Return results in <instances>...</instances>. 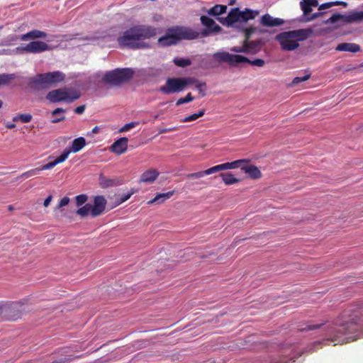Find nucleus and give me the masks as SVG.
Wrapping results in <instances>:
<instances>
[{
    "instance_id": "63",
    "label": "nucleus",
    "mask_w": 363,
    "mask_h": 363,
    "mask_svg": "<svg viewBox=\"0 0 363 363\" xmlns=\"http://www.w3.org/2000/svg\"><path fill=\"white\" fill-rule=\"evenodd\" d=\"M6 127L8 128V129H13L16 127V125L15 123H11V122H8L6 124Z\"/></svg>"
},
{
    "instance_id": "39",
    "label": "nucleus",
    "mask_w": 363,
    "mask_h": 363,
    "mask_svg": "<svg viewBox=\"0 0 363 363\" xmlns=\"http://www.w3.org/2000/svg\"><path fill=\"white\" fill-rule=\"evenodd\" d=\"M77 214L82 217H85L89 214L91 215V203H86L77 211Z\"/></svg>"
},
{
    "instance_id": "42",
    "label": "nucleus",
    "mask_w": 363,
    "mask_h": 363,
    "mask_svg": "<svg viewBox=\"0 0 363 363\" xmlns=\"http://www.w3.org/2000/svg\"><path fill=\"white\" fill-rule=\"evenodd\" d=\"M194 99V98L192 96L191 94L188 93L185 97H182V98L179 99L176 102V105L178 106L182 104L191 102Z\"/></svg>"
},
{
    "instance_id": "54",
    "label": "nucleus",
    "mask_w": 363,
    "mask_h": 363,
    "mask_svg": "<svg viewBox=\"0 0 363 363\" xmlns=\"http://www.w3.org/2000/svg\"><path fill=\"white\" fill-rule=\"evenodd\" d=\"M333 6H334L333 1L326 2V3L320 4L319 6V7H318V10L321 11V10H323V9H329V8Z\"/></svg>"
},
{
    "instance_id": "20",
    "label": "nucleus",
    "mask_w": 363,
    "mask_h": 363,
    "mask_svg": "<svg viewBox=\"0 0 363 363\" xmlns=\"http://www.w3.org/2000/svg\"><path fill=\"white\" fill-rule=\"evenodd\" d=\"M251 179H257L261 178L262 173L259 168L253 164H243L242 169Z\"/></svg>"
},
{
    "instance_id": "24",
    "label": "nucleus",
    "mask_w": 363,
    "mask_h": 363,
    "mask_svg": "<svg viewBox=\"0 0 363 363\" xmlns=\"http://www.w3.org/2000/svg\"><path fill=\"white\" fill-rule=\"evenodd\" d=\"M47 37V33L40 30H33L21 35V40H28L30 39L45 38Z\"/></svg>"
},
{
    "instance_id": "38",
    "label": "nucleus",
    "mask_w": 363,
    "mask_h": 363,
    "mask_svg": "<svg viewBox=\"0 0 363 363\" xmlns=\"http://www.w3.org/2000/svg\"><path fill=\"white\" fill-rule=\"evenodd\" d=\"M173 62L179 67H186L191 65V61L187 58H174Z\"/></svg>"
},
{
    "instance_id": "3",
    "label": "nucleus",
    "mask_w": 363,
    "mask_h": 363,
    "mask_svg": "<svg viewBox=\"0 0 363 363\" xmlns=\"http://www.w3.org/2000/svg\"><path fill=\"white\" fill-rule=\"evenodd\" d=\"M199 34L198 31L191 28L175 27L169 29L164 36L158 39V42L162 46L171 45L183 39H196L199 37Z\"/></svg>"
},
{
    "instance_id": "49",
    "label": "nucleus",
    "mask_w": 363,
    "mask_h": 363,
    "mask_svg": "<svg viewBox=\"0 0 363 363\" xmlns=\"http://www.w3.org/2000/svg\"><path fill=\"white\" fill-rule=\"evenodd\" d=\"M204 176H206V174L204 173V170H203V171H200V172H197L195 173L188 174H186V177L188 179H199V178H201Z\"/></svg>"
},
{
    "instance_id": "50",
    "label": "nucleus",
    "mask_w": 363,
    "mask_h": 363,
    "mask_svg": "<svg viewBox=\"0 0 363 363\" xmlns=\"http://www.w3.org/2000/svg\"><path fill=\"white\" fill-rule=\"evenodd\" d=\"M247 63H249L253 66L263 67L265 64V62H264V60H263L262 59H255L254 60H250V62H247Z\"/></svg>"
},
{
    "instance_id": "22",
    "label": "nucleus",
    "mask_w": 363,
    "mask_h": 363,
    "mask_svg": "<svg viewBox=\"0 0 363 363\" xmlns=\"http://www.w3.org/2000/svg\"><path fill=\"white\" fill-rule=\"evenodd\" d=\"M290 32L293 35L294 38H295L296 40H297V42L298 43V41H303L306 40L312 33V29H298L290 30Z\"/></svg>"
},
{
    "instance_id": "13",
    "label": "nucleus",
    "mask_w": 363,
    "mask_h": 363,
    "mask_svg": "<svg viewBox=\"0 0 363 363\" xmlns=\"http://www.w3.org/2000/svg\"><path fill=\"white\" fill-rule=\"evenodd\" d=\"M107 201L104 196H96L91 204V216L93 218L101 216L106 209Z\"/></svg>"
},
{
    "instance_id": "41",
    "label": "nucleus",
    "mask_w": 363,
    "mask_h": 363,
    "mask_svg": "<svg viewBox=\"0 0 363 363\" xmlns=\"http://www.w3.org/2000/svg\"><path fill=\"white\" fill-rule=\"evenodd\" d=\"M310 78H311V74H305L303 77H296L295 78H294V79L291 82L290 86H294L303 82H305V81L309 79Z\"/></svg>"
},
{
    "instance_id": "48",
    "label": "nucleus",
    "mask_w": 363,
    "mask_h": 363,
    "mask_svg": "<svg viewBox=\"0 0 363 363\" xmlns=\"http://www.w3.org/2000/svg\"><path fill=\"white\" fill-rule=\"evenodd\" d=\"M138 124V122H131L129 123H126L122 128H120L119 132L123 133L130 130V129L135 128Z\"/></svg>"
},
{
    "instance_id": "32",
    "label": "nucleus",
    "mask_w": 363,
    "mask_h": 363,
    "mask_svg": "<svg viewBox=\"0 0 363 363\" xmlns=\"http://www.w3.org/2000/svg\"><path fill=\"white\" fill-rule=\"evenodd\" d=\"M256 45L255 43L244 42L242 47H234L230 49L231 51L235 52H249L252 51L253 47Z\"/></svg>"
},
{
    "instance_id": "40",
    "label": "nucleus",
    "mask_w": 363,
    "mask_h": 363,
    "mask_svg": "<svg viewBox=\"0 0 363 363\" xmlns=\"http://www.w3.org/2000/svg\"><path fill=\"white\" fill-rule=\"evenodd\" d=\"M182 85L184 86V90L186 87L189 84H197L199 82L197 79L194 77H181Z\"/></svg>"
},
{
    "instance_id": "9",
    "label": "nucleus",
    "mask_w": 363,
    "mask_h": 363,
    "mask_svg": "<svg viewBox=\"0 0 363 363\" xmlns=\"http://www.w3.org/2000/svg\"><path fill=\"white\" fill-rule=\"evenodd\" d=\"M275 40L279 42L283 50L292 51L299 46L298 43L294 38L290 31L280 33L276 35Z\"/></svg>"
},
{
    "instance_id": "37",
    "label": "nucleus",
    "mask_w": 363,
    "mask_h": 363,
    "mask_svg": "<svg viewBox=\"0 0 363 363\" xmlns=\"http://www.w3.org/2000/svg\"><path fill=\"white\" fill-rule=\"evenodd\" d=\"M32 115L29 113H18L13 118V122L21 121L23 123H29L32 120Z\"/></svg>"
},
{
    "instance_id": "36",
    "label": "nucleus",
    "mask_w": 363,
    "mask_h": 363,
    "mask_svg": "<svg viewBox=\"0 0 363 363\" xmlns=\"http://www.w3.org/2000/svg\"><path fill=\"white\" fill-rule=\"evenodd\" d=\"M99 184L101 188H108L110 186H113L117 184L115 179H108L104 177H100L99 178Z\"/></svg>"
},
{
    "instance_id": "46",
    "label": "nucleus",
    "mask_w": 363,
    "mask_h": 363,
    "mask_svg": "<svg viewBox=\"0 0 363 363\" xmlns=\"http://www.w3.org/2000/svg\"><path fill=\"white\" fill-rule=\"evenodd\" d=\"M39 172H40V170H39L38 167H37V168L30 169V170H29L28 172H26L23 173L22 175H21V177L29 178L30 177L35 176Z\"/></svg>"
},
{
    "instance_id": "33",
    "label": "nucleus",
    "mask_w": 363,
    "mask_h": 363,
    "mask_svg": "<svg viewBox=\"0 0 363 363\" xmlns=\"http://www.w3.org/2000/svg\"><path fill=\"white\" fill-rule=\"evenodd\" d=\"M219 176L226 185H231L240 182V179L235 177L232 173H221Z\"/></svg>"
},
{
    "instance_id": "14",
    "label": "nucleus",
    "mask_w": 363,
    "mask_h": 363,
    "mask_svg": "<svg viewBox=\"0 0 363 363\" xmlns=\"http://www.w3.org/2000/svg\"><path fill=\"white\" fill-rule=\"evenodd\" d=\"M284 23L285 21L284 19L273 17L269 13L262 15L259 19L260 26L266 28L279 27L283 26Z\"/></svg>"
},
{
    "instance_id": "21",
    "label": "nucleus",
    "mask_w": 363,
    "mask_h": 363,
    "mask_svg": "<svg viewBox=\"0 0 363 363\" xmlns=\"http://www.w3.org/2000/svg\"><path fill=\"white\" fill-rule=\"evenodd\" d=\"M200 21L203 26L207 28H211V30L214 31L215 33H219L222 30L221 27L216 24L213 19L208 16H201Z\"/></svg>"
},
{
    "instance_id": "35",
    "label": "nucleus",
    "mask_w": 363,
    "mask_h": 363,
    "mask_svg": "<svg viewBox=\"0 0 363 363\" xmlns=\"http://www.w3.org/2000/svg\"><path fill=\"white\" fill-rule=\"evenodd\" d=\"M16 77L15 74H0V86L9 85Z\"/></svg>"
},
{
    "instance_id": "5",
    "label": "nucleus",
    "mask_w": 363,
    "mask_h": 363,
    "mask_svg": "<svg viewBox=\"0 0 363 363\" xmlns=\"http://www.w3.org/2000/svg\"><path fill=\"white\" fill-rule=\"evenodd\" d=\"M134 71L131 68H117L107 72L103 82L112 86H119L129 81L133 76Z\"/></svg>"
},
{
    "instance_id": "28",
    "label": "nucleus",
    "mask_w": 363,
    "mask_h": 363,
    "mask_svg": "<svg viewBox=\"0 0 363 363\" xmlns=\"http://www.w3.org/2000/svg\"><path fill=\"white\" fill-rule=\"evenodd\" d=\"M227 6L216 4L210 9L206 10L203 9L202 11L206 12L210 16H218L226 12Z\"/></svg>"
},
{
    "instance_id": "2",
    "label": "nucleus",
    "mask_w": 363,
    "mask_h": 363,
    "mask_svg": "<svg viewBox=\"0 0 363 363\" xmlns=\"http://www.w3.org/2000/svg\"><path fill=\"white\" fill-rule=\"evenodd\" d=\"M157 35V29L149 25H136L126 30L117 41L121 47L133 50L148 49L150 44L145 40L154 38Z\"/></svg>"
},
{
    "instance_id": "31",
    "label": "nucleus",
    "mask_w": 363,
    "mask_h": 363,
    "mask_svg": "<svg viewBox=\"0 0 363 363\" xmlns=\"http://www.w3.org/2000/svg\"><path fill=\"white\" fill-rule=\"evenodd\" d=\"M347 22L350 23H359L363 21V11H352L348 13Z\"/></svg>"
},
{
    "instance_id": "25",
    "label": "nucleus",
    "mask_w": 363,
    "mask_h": 363,
    "mask_svg": "<svg viewBox=\"0 0 363 363\" xmlns=\"http://www.w3.org/2000/svg\"><path fill=\"white\" fill-rule=\"evenodd\" d=\"M174 194V191H170L166 193H159L152 199L147 201L148 205H152L154 203H162L166 200L171 198Z\"/></svg>"
},
{
    "instance_id": "52",
    "label": "nucleus",
    "mask_w": 363,
    "mask_h": 363,
    "mask_svg": "<svg viewBox=\"0 0 363 363\" xmlns=\"http://www.w3.org/2000/svg\"><path fill=\"white\" fill-rule=\"evenodd\" d=\"M196 119H197V117H196V114L193 113V114H191L190 116L184 117V118H182L180 120V121L182 122V123H187V122L195 121Z\"/></svg>"
},
{
    "instance_id": "58",
    "label": "nucleus",
    "mask_w": 363,
    "mask_h": 363,
    "mask_svg": "<svg viewBox=\"0 0 363 363\" xmlns=\"http://www.w3.org/2000/svg\"><path fill=\"white\" fill-rule=\"evenodd\" d=\"M65 112V109L62 108H57L54 111H52V115L53 116H57L59 113H63Z\"/></svg>"
},
{
    "instance_id": "45",
    "label": "nucleus",
    "mask_w": 363,
    "mask_h": 363,
    "mask_svg": "<svg viewBox=\"0 0 363 363\" xmlns=\"http://www.w3.org/2000/svg\"><path fill=\"white\" fill-rule=\"evenodd\" d=\"M88 200V196L86 194H79L75 197L76 205L80 206L84 204Z\"/></svg>"
},
{
    "instance_id": "10",
    "label": "nucleus",
    "mask_w": 363,
    "mask_h": 363,
    "mask_svg": "<svg viewBox=\"0 0 363 363\" xmlns=\"http://www.w3.org/2000/svg\"><path fill=\"white\" fill-rule=\"evenodd\" d=\"M159 91L165 95L179 93L184 91L181 77H169L165 84L159 88Z\"/></svg>"
},
{
    "instance_id": "29",
    "label": "nucleus",
    "mask_w": 363,
    "mask_h": 363,
    "mask_svg": "<svg viewBox=\"0 0 363 363\" xmlns=\"http://www.w3.org/2000/svg\"><path fill=\"white\" fill-rule=\"evenodd\" d=\"M135 193V190L132 189L130 191L127 192L126 194H118L115 195L114 199H115V204L116 206H118L127 200H128L130 196Z\"/></svg>"
},
{
    "instance_id": "53",
    "label": "nucleus",
    "mask_w": 363,
    "mask_h": 363,
    "mask_svg": "<svg viewBox=\"0 0 363 363\" xmlns=\"http://www.w3.org/2000/svg\"><path fill=\"white\" fill-rule=\"evenodd\" d=\"M69 202V199L67 196L63 197L59 202L57 208H60L63 206H67Z\"/></svg>"
},
{
    "instance_id": "26",
    "label": "nucleus",
    "mask_w": 363,
    "mask_h": 363,
    "mask_svg": "<svg viewBox=\"0 0 363 363\" xmlns=\"http://www.w3.org/2000/svg\"><path fill=\"white\" fill-rule=\"evenodd\" d=\"M86 145V140L83 137H79L76 139H74L71 145V148H66L64 150H68L70 151V153L72 152H77L80 151Z\"/></svg>"
},
{
    "instance_id": "17",
    "label": "nucleus",
    "mask_w": 363,
    "mask_h": 363,
    "mask_svg": "<svg viewBox=\"0 0 363 363\" xmlns=\"http://www.w3.org/2000/svg\"><path fill=\"white\" fill-rule=\"evenodd\" d=\"M349 14L333 13L329 18L325 20V24H334L339 23L340 25L350 24L347 22Z\"/></svg>"
},
{
    "instance_id": "30",
    "label": "nucleus",
    "mask_w": 363,
    "mask_h": 363,
    "mask_svg": "<svg viewBox=\"0 0 363 363\" xmlns=\"http://www.w3.org/2000/svg\"><path fill=\"white\" fill-rule=\"evenodd\" d=\"M231 54L228 52H217L213 54V58L219 63L228 62L230 64Z\"/></svg>"
},
{
    "instance_id": "7",
    "label": "nucleus",
    "mask_w": 363,
    "mask_h": 363,
    "mask_svg": "<svg viewBox=\"0 0 363 363\" xmlns=\"http://www.w3.org/2000/svg\"><path fill=\"white\" fill-rule=\"evenodd\" d=\"M65 74L60 71L38 74L30 79V84L34 88H44L47 84H55L64 81Z\"/></svg>"
},
{
    "instance_id": "8",
    "label": "nucleus",
    "mask_w": 363,
    "mask_h": 363,
    "mask_svg": "<svg viewBox=\"0 0 363 363\" xmlns=\"http://www.w3.org/2000/svg\"><path fill=\"white\" fill-rule=\"evenodd\" d=\"M22 308L23 305L19 302H13L0 306V320L3 319V313L9 320H16L20 318L23 313Z\"/></svg>"
},
{
    "instance_id": "47",
    "label": "nucleus",
    "mask_w": 363,
    "mask_h": 363,
    "mask_svg": "<svg viewBox=\"0 0 363 363\" xmlns=\"http://www.w3.org/2000/svg\"><path fill=\"white\" fill-rule=\"evenodd\" d=\"M255 28L253 26L246 28L244 30L245 35V42H249L250 38H251L252 34L255 31Z\"/></svg>"
},
{
    "instance_id": "15",
    "label": "nucleus",
    "mask_w": 363,
    "mask_h": 363,
    "mask_svg": "<svg viewBox=\"0 0 363 363\" xmlns=\"http://www.w3.org/2000/svg\"><path fill=\"white\" fill-rule=\"evenodd\" d=\"M128 138L125 137L117 140L111 145V151L118 155L124 153L128 148Z\"/></svg>"
},
{
    "instance_id": "56",
    "label": "nucleus",
    "mask_w": 363,
    "mask_h": 363,
    "mask_svg": "<svg viewBox=\"0 0 363 363\" xmlns=\"http://www.w3.org/2000/svg\"><path fill=\"white\" fill-rule=\"evenodd\" d=\"M215 33L214 31L211 30V28H206V29H203L201 32V36L203 37H206V36H208L211 33Z\"/></svg>"
},
{
    "instance_id": "23",
    "label": "nucleus",
    "mask_w": 363,
    "mask_h": 363,
    "mask_svg": "<svg viewBox=\"0 0 363 363\" xmlns=\"http://www.w3.org/2000/svg\"><path fill=\"white\" fill-rule=\"evenodd\" d=\"M335 50L341 52H357L360 50V47L356 43H343L338 44Z\"/></svg>"
},
{
    "instance_id": "62",
    "label": "nucleus",
    "mask_w": 363,
    "mask_h": 363,
    "mask_svg": "<svg viewBox=\"0 0 363 363\" xmlns=\"http://www.w3.org/2000/svg\"><path fill=\"white\" fill-rule=\"evenodd\" d=\"M195 114H196L197 118L202 117L205 114V109L202 108L198 113H196Z\"/></svg>"
},
{
    "instance_id": "64",
    "label": "nucleus",
    "mask_w": 363,
    "mask_h": 363,
    "mask_svg": "<svg viewBox=\"0 0 363 363\" xmlns=\"http://www.w3.org/2000/svg\"><path fill=\"white\" fill-rule=\"evenodd\" d=\"M98 131H99V128H98L97 126H95V127L93 128V130H92V132H93L94 133H98Z\"/></svg>"
},
{
    "instance_id": "12",
    "label": "nucleus",
    "mask_w": 363,
    "mask_h": 363,
    "mask_svg": "<svg viewBox=\"0 0 363 363\" xmlns=\"http://www.w3.org/2000/svg\"><path fill=\"white\" fill-rule=\"evenodd\" d=\"M302 353V350L294 347L290 353L286 351L278 357H272L270 363H289L290 362H295L296 359L301 357Z\"/></svg>"
},
{
    "instance_id": "43",
    "label": "nucleus",
    "mask_w": 363,
    "mask_h": 363,
    "mask_svg": "<svg viewBox=\"0 0 363 363\" xmlns=\"http://www.w3.org/2000/svg\"><path fill=\"white\" fill-rule=\"evenodd\" d=\"M220 171H223L222 164L213 166L211 168L204 170V173L206 174V175H210Z\"/></svg>"
},
{
    "instance_id": "34",
    "label": "nucleus",
    "mask_w": 363,
    "mask_h": 363,
    "mask_svg": "<svg viewBox=\"0 0 363 363\" xmlns=\"http://www.w3.org/2000/svg\"><path fill=\"white\" fill-rule=\"evenodd\" d=\"M247 62H250V59H248L247 57H246L245 56L240 55H232L231 54L230 62V65L235 66L238 64Z\"/></svg>"
},
{
    "instance_id": "51",
    "label": "nucleus",
    "mask_w": 363,
    "mask_h": 363,
    "mask_svg": "<svg viewBox=\"0 0 363 363\" xmlns=\"http://www.w3.org/2000/svg\"><path fill=\"white\" fill-rule=\"evenodd\" d=\"M326 14V12H317V13H315L312 15H310L309 16H308L307 19H305V21H311L314 19H316L323 15Z\"/></svg>"
},
{
    "instance_id": "1",
    "label": "nucleus",
    "mask_w": 363,
    "mask_h": 363,
    "mask_svg": "<svg viewBox=\"0 0 363 363\" xmlns=\"http://www.w3.org/2000/svg\"><path fill=\"white\" fill-rule=\"evenodd\" d=\"M363 328V303L357 306H352L344 311L341 317L335 323H324L319 324L308 325L301 330H312L323 328L329 337L323 340L325 345L331 342L336 345H342L356 340L352 336H348Z\"/></svg>"
},
{
    "instance_id": "61",
    "label": "nucleus",
    "mask_w": 363,
    "mask_h": 363,
    "mask_svg": "<svg viewBox=\"0 0 363 363\" xmlns=\"http://www.w3.org/2000/svg\"><path fill=\"white\" fill-rule=\"evenodd\" d=\"M65 117L64 116H62L61 117H60L59 118H54L52 120V123H60L61 121H65Z\"/></svg>"
},
{
    "instance_id": "57",
    "label": "nucleus",
    "mask_w": 363,
    "mask_h": 363,
    "mask_svg": "<svg viewBox=\"0 0 363 363\" xmlns=\"http://www.w3.org/2000/svg\"><path fill=\"white\" fill-rule=\"evenodd\" d=\"M84 110H85V105H82V106L77 107L74 109V113L77 114H82L84 113Z\"/></svg>"
},
{
    "instance_id": "16",
    "label": "nucleus",
    "mask_w": 363,
    "mask_h": 363,
    "mask_svg": "<svg viewBox=\"0 0 363 363\" xmlns=\"http://www.w3.org/2000/svg\"><path fill=\"white\" fill-rule=\"evenodd\" d=\"M69 154H70V151L64 150L63 152L62 153V155L60 156H59L58 157H57L54 161L50 162L48 164H45L41 167H39L38 169H39L40 172H41L43 170L50 169L53 168L54 167H55L57 164L63 162L64 161H65L67 159Z\"/></svg>"
},
{
    "instance_id": "6",
    "label": "nucleus",
    "mask_w": 363,
    "mask_h": 363,
    "mask_svg": "<svg viewBox=\"0 0 363 363\" xmlns=\"http://www.w3.org/2000/svg\"><path fill=\"white\" fill-rule=\"evenodd\" d=\"M79 91L73 89H58L49 91L46 99L51 103L65 101L72 103L80 97Z\"/></svg>"
},
{
    "instance_id": "60",
    "label": "nucleus",
    "mask_w": 363,
    "mask_h": 363,
    "mask_svg": "<svg viewBox=\"0 0 363 363\" xmlns=\"http://www.w3.org/2000/svg\"><path fill=\"white\" fill-rule=\"evenodd\" d=\"M52 196L51 195H50V196H48L45 199V201H44V203H43V205H44V206H45V207H48V206L50 205V202H51V201H52Z\"/></svg>"
},
{
    "instance_id": "27",
    "label": "nucleus",
    "mask_w": 363,
    "mask_h": 363,
    "mask_svg": "<svg viewBox=\"0 0 363 363\" xmlns=\"http://www.w3.org/2000/svg\"><path fill=\"white\" fill-rule=\"evenodd\" d=\"M250 160L246 159L238 160L230 162H226L222 164L223 169H233L237 168L242 169L243 164H248Z\"/></svg>"
},
{
    "instance_id": "44",
    "label": "nucleus",
    "mask_w": 363,
    "mask_h": 363,
    "mask_svg": "<svg viewBox=\"0 0 363 363\" xmlns=\"http://www.w3.org/2000/svg\"><path fill=\"white\" fill-rule=\"evenodd\" d=\"M196 88L199 91V94L202 97L206 96V82H199L197 84H196Z\"/></svg>"
},
{
    "instance_id": "19",
    "label": "nucleus",
    "mask_w": 363,
    "mask_h": 363,
    "mask_svg": "<svg viewBox=\"0 0 363 363\" xmlns=\"http://www.w3.org/2000/svg\"><path fill=\"white\" fill-rule=\"evenodd\" d=\"M318 5V0H302L300 2V6L303 11V14L305 19H307L308 16L311 15L313 7H316Z\"/></svg>"
},
{
    "instance_id": "55",
    "label": "nucleus",
    "mask_w": 363,
    "mask_h": 363,
    "mask_svg": "<svg viewBox=\"0 0 363 363\" xmlns=\"http://www.w3.org/2000/svg\"><path fill=\"white\" fill-rule=\"evenodd\" d=\"M177 130V127H172V128H162L159 130V133H160V134L166 133H169V132L175 131Z\"/></svg>"
},
{
    "instance_id": "18",
    "label": "nucleus",
    "mask_w": 363,
    "mask_h": 363,
    "mask_svg": "<svg viewBox=\"0 0 363 363\" xmlns=\"http://www.w3.org/2000/svg\"><path fill=\"white\" fill-rule=\"evenodd\" d=\"M160 173L157 169H150L144 172L141 176L140 183H153L158 177Z\"/></svg>"
},
{
    "instance_id": "4",
    "label": "nucleus",
    "mask_w": 363,
    "mask_h": 363,
    "mask_svg": "<svg viewBox=\"0 0 363 363\" xmlns=\"http://www.w3.org/2000/svg\"><path fill=\"white\" fill-rule=\"evenodd\" d=\"M259 13L258 10L245 8L243 11L239 8H233L226 17L218 18V21L227 27H233L235 23L247 22L255 19Z\"/></svg>"
},
{
    "instance_id": "11",
    "label": "nucleus",
    "mask_w": 363,
    "mask_h": 363,
    "mask_svg": "<svg viewBox=\"0 0 363 363\" xmlns=\"http://www.w3.org/2000/svg\"><path fill=\"white\" fill-rule=\"evenodd\" d=\"M18 50H20L22 52L27 53H40L47 50H50V47L49 45L43 41L40 40H34L28 43L25 46L17 48Z\"/></svg>"
},
{
    "instance_id": "59",
    "label": "nucleus",
    "mask_w": 363,
    "mask_h": 363,
    "mask_svg": "<svg viewBox=\"0 0 363 363\" xmlns=\"http://www.w3.org/2000/svg\"><path fill=\"white\" fill-rule=\"evenodd\" d=\"M333 4H334V6H342L345 8L347 7V6H348V4L347 2L342 1H333Z\"/></svg>"
}]
</instances>
